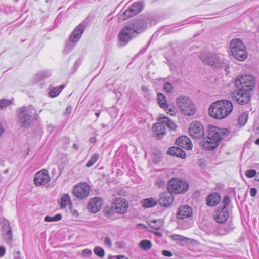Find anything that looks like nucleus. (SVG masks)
<instances>
[{
	"mask_svg": "<svg viewBox=\"0 0 259 259\" xmlns=\"http://www.w3.org/2000/svg\"><path fill=\"white\" fill-rule=\"evenodd\" d=\"M230 134L227 128H220L212 125L207 127L206 137L202 141V146L206 150L210 151L215 148L221 141L226 138Z\"/></svg>",
	"mask_w": 259,
	"mask_h": 259,
	"instance_id": "nucleus-1",
	"label": "nucleus"
},
{
	"mask_svg": "<svg viewBox=\"0 0 259 259\" xmlns=\"http://www.w3.org/2000/svg\"><path fill=\"white\" fill-rule=\"evenodd\" d=\"M233 108L231 102L222 100L213 102L209 107L208 112L211 117L217 119H222L228 116Z\"/></svg>",
	"mask_w": 259,
	"mask_h": 259,
	"instance_id": "nucleus-2",
	"label": "nucleus"
},
{
	"mask_svg": "<svg viewBox=\"0 0 259 259\" xmlns=\"http://www.w3.org/2000/svg\"><path fill=\"white\" fill-rule=\"evenodd\" d=\"M199 58L203 63L214 68H223L226 71L229 68V65L217 54L202 52L199 54Z\"/></svg>",
	"mask_w": 259,
	"mask_h": 259,
	"instance_id": "nucleus-3",
	"label": "nucleus"
},
{
	"mask_svg": "<svg viewBox=\"0 0 259 259\" xmlns=\"http://www.w3.org/2000/svg\"><path fill=\"white\" fill-rule=\"evenodd\" d=\"M18 122L23 127H28L32 122V115L36 113L32 106H24L17 110Z\"/></svg>",
	"mask_w": 259,
	"mask_h": 259,
	"instance_id": "nucleus-4",
	"label": "nucleus"
},
{
	"mask_svg": "<svg viewBox=\"0 0 259 259\" xmlns=\"http://www.w3.org/2000/svg\"><path fill=\"white\" fill-rule=\"evenodd\" d=\"M179 110L186 116H191L196 112V107L192 100L188 96L179 97Z\"/></svg>",
	"mask_w": 259,
	"mask_h": 259,
	"instance_id": "nucleus-5",
	"label": "nucleus"
},
{
	"mask_svg": "<svg viewBox=\"0 0 259 259\" xmlns=\"http://www.w3.org/2000/svg\"><path fill=\"white\" fill-rule=\"evenodd\" d=\"M255 82L253 76L249 75H242L237 78L235 81V85L236 87H240L251 92L255 87Z\"/></svg>",
	"mask_w": 259,
	"mask_h": 259,
	"instance_id": "nucleus-6",
	"label": "nucleus"
},
{
	"mask_svg": "<svg viewBox=\"0 0 259 259\" xmlns=\"http://www.w3.org/2000/svg\"><path fill=\"white\" fill-rule=\"evenodd\" d=\"M237 89L234 91L232 94V98L241 105L247 104L251 99V92L247 90L236 87Z\"/></svg>",
	"mask_w": 259,
	"mask_h": 259,
	"instance_id": "nucleus-7",
	"label": "nucleus"
},
{
	"mask_svg": "<svg viewBox=\"0 0 259 259\" xmlns=\"http://www.w3.org/2000/svg\"><path fill=\"white\" fill-rule=\"evenodd\" d=\"M189 133L191 137L195 139H204L205 137L203 125L198 121H193L190 123Z\"/></svg>",
	"mask_w": 259,
	"mask_h": 259,
	"instance_id": "nucleus-8",
	"label": "nucleus"
},
{
	"mask_svg": "<svg viewBox=\"0 0 259 259\" xmlns=\"http://www.w3.org/2000/svg\"><path fill=\"white\" fill-rule=\"evenodd\" d=\"M90 192V186L85 183L76 184L72 190L74 196L79 199H83L88 197Z\"/></svg>",
	"mask_w": 259,
	"mask_h": 259,
	"instance_id": "nucleus-9",
	"label": "nucleus"
},
{
	"mask_svg": "<svg viewBox=\"0 0 259 259\" xmlns=\"http://www.w3.org/2000/svg\"><path fill=\"white\" fill-rule=\"evenodd\" d=\"M144 4L141 2L134 3L130 8L126 9L121 15L122 19L125 20L141 12L144 9Z\"/></svg>",
	"mask_w": 259,
	"mask_h": 259,
	"instance_id": "nucleus-10",
	"label": "nucleus"
},
{
	"mask_svg": "<svg viewBox=\"0 0 259 259\" xmlns=\"http://www.w3.org/2000/svg\"><path fill=\"white\" fill-rule=\"evenodd\" d=\"M128 207V202L124 198H118L112 204L111 210L117 213L123 214L126 212Z\"/></svg>",
	"mask_w": 259,
	"mask_h": 259,
	"instance_id": "nucleus-11",
	"label": "nucleus"
},
{
	"mask_svg": "<svg viewBox=\"0 0 259 259\" xmlns=\"http://www.w3.org/2000/svg\"><path fill=\"white\" fill-rule=\"evenodd\" d=\"M3 236L7 243H10L12 240V228L8 220L2 218L1 220Z\"/></svg>",
	"mask_w": 259,
	"mask_h": 259,
	"instance_id": "nucleus-12",
	"label": "nucleus"
},
{
	"mask_svg": "<svg viewBox=\"0 0 259 259\" xmlns=\"http://www.w3.org/2000/svg\"><path fill=\"white\" fill-rule=\"evenodd\" d=\"M131 30L135 33H140L145 30L147 27V22L143 19H139L133 20L127 24Z\"/></svg>",
	"mask_w": 259,
	"mask_h": 259,
	"instance_id": "nucleus-13",
	"label": "nucleus"
},
{
	"mask_svg": "<svg viewBox=\"0 0 259 259\" xmlns=\"http://www.w3.org/2000/svg\"><path fill=\"white\" fill-rule=\"evenodd\" d=\"M213 217L214 220L219 224L225 223L229 217L228 208L224 207H218L213 212Z\"/></svg>",
	"mask_w": 259,
	"mask_h": 259,
	"instance_id": "nucleus-14",
	"label": "nucleus"
},
{
	"mask_svg": "<svg viewBox=\"0 0 259 259\" xmlns=\"http://www.w3.org/2000/svg\"><path fill=\"white\" fill-rule=\"evenodd\" d=\"M50 177L47 170L43 169L35 174L34 178V183L37 186L44 185L50 181Z\"/></svg>",
	"mask_w": 259,
	"mask_h": 259,
	"instance_id": "nucleus-15",
	"label": "nucleus"
},
{
	"mask_svg": "<svg viewBox=\"0 0 259 259\" xmlns=\"http://www.w3.org/2000/svg\"><path fill=\"white\" fill-rule=\"evenodd\" d=\"M158 122L153 125L152 130L158 139H162L165 135V125L163 117L158 119Z\"/></svg>",
	"mask_w": 259,
	"mask_h": 259,
	"instance_id": "nucleus-16",
	"label": "nucleus"
},
{
	"mask_svg": "<svg viewBox=\"0 0 259 259\" xmlns=\"http://www.w3.org/2000/svg\"><path fill=\"white\" fill-rule=\"evenodd\" d=\"M134 33L131 30V29L126 24L120 31L118 38L120 42H123L124 44L128 43L134 37Z\"/></svg>",
	"mask_w": 259,
	"mask_h": 259,
	"instance_id": "nucleus-17",
	"label": "nucleus"
},
{
	"mask_svg": "<svg viewBox=\"0 0 259 259\" xmlns=\"http://www.w3.org/2000/svg\"><path fill=\"white\" fill-rule=\"evenodd\" d=\"M102 205L101 199L99 197H94L90 199L87 208L90 212L96 213L101 209Z\"/></svg>",
	"mask_w": 259,
	"mask_h": 259,
	"instance_id": "nucleus-18",
	"label": "nucleus"
},
{
	"mask_svg": "<svg viewBox=\"0 0 259 259\" xmlns=\"http://www.w3.org/2000/svg\"><path fill=\"white\" fill-rule=\"evenodd\" d=\"M85 28V25L83 23H80L71 33L69 39L71 42H77L80 38Z\"/></svg>",
	"mask_w": 259,
	"mask_h": 259,
	"instance_id": "nucleus-19",
	"label": "nucleus"
},
{
	"mask_svg": "<svg viewBox=\"0 0 259 259\" xmlns=\"http://www.w3.org/2000/svg\"><path fill=\"white\" fill-rule=\"evenodd\" d=\"M174 197L169 193H164L161 194L158 200L159 204L163 207L169 206L173 202Z\"/></svg>",
	"mask_w": 259,
	"mask_h": 259,
	"instance_id": "nucleus-20",
	"label": "nucleus"
},
{
	"mask_svg": "<svg viewBox=\"0 0 259 259\" xmlns=\"http://www.w3.org/2000/svg\"><path fill=\"white\" fill-rule=\"evenodd\" d=\"M221 196L217 192H213L209 194L206 197V204L209 207L216 206L220 202Z\"/></svg>",
	"mask_w": 259,
	"mask_h": 259,
	"instance_id": "nucleus-21",
	"label": "nucleus"
},
{
	"mask_svg": "<svg viewBox=\"0 0 259 259\" xmlns=\"http://www.w3.org/2000/svg\"><path fill=\"white\" fill-rule=\"evenodd\" d=\"M179 148H183L186 150H191L193 144L191 140L186 136L179 137Z\"/></svg>",
	"mask_w": 259,
	"mask_h": 259,
	"instance_id": "nucleus-22",
	"label": "nucleus"
},
{
	"mask_svg": "<svg viewBox=\"0 0 259 259\" xmlns=\"http://www.w3.org/2000/svg\"><path fill=\"white\" fill-rule=\"evenodd\" d=\"M167 189L170 194H178V178H174L169 180Z\"/></svg>",
	"mask_w": 259,
	"mask_h": 259,
	"instance_id": "nucleus-23",
	"label": "nucleus"
},
{
	"mask_svg": "<svg viewBox=\"0 0 259 259\" xmlns=\"http://www.w3.org/2000/svg\"><path fill=\"white\" fill-rule=\"evenodd\" d=\"M233 56L237 60L240 61H243L245 60L248 56L247 52L246 51V47L244 48H240V49L232 52Z\"/></svg>",
	"mask_w": 259,
	"mask_h": 259,
	"instance_id": "nucleus-24",
	"label": "nucleus"
},
{
	"mask_svg": "<svg viewBox=\"0 0 259 259\" xmlns=\"http://www.w3.org/2000/svg\"><path fill=\"white\" fill-rule=\"evenodd\" d=\"M192 215V209L188 205L179 208V219L190 218Z\"/></svg>",
	"mask_w": 259,
	"mask_h": 259,
	"instance_id": "nucleus-25",
	"label": "nucleus"
},
{
	"mask_svg": "<svg viewBox=\"0 0 259 259\" xmlns=\"http://www.w3.org/2000/svg\"><path fill=\"white\" fill-rule=\"evenodd\" d=\"M245 45L239 39H233L230 43V47L231 53L234 52L240 48H244Z\"/></svg>",
	"mask_w": 259,
	"mask_h": 259,
	"instance_id": "nucleus-26",
	"label": "nucleus"
},
{
	"mask_svg": "<svg viewBox=\"0 0 259 259\" xmlns=\"http://www.w3.org/2000/svg\"><path fill=\"white\" fill-rule=\"evenodd\" d=\"M157 101L159 106L164 109L165 110H168L169 111L172 112L170 108H169V105L166 103V100L164 96L161 93L157 94Z\"/></svg>",
	"mask_w": 259,
	"mask_h": 259,
	"instance_id": "nucleus-27",
	"label": "nucleus"
},
{
	"mask_svg": "<svg viewBox=\"0 0 259 259\" xmlns=\"http://www.w3.org/2000/svg\"><path fill=\"white\" fill-rule=\"evenodd\" d=\"M189 189V182L183 178H179V194L186 193Z\"/></svg>",
	"mask_w": 259,
	"mask_h": 259,
	"instance_id": "nucleus-28",
	"label": "nucleus"
},
{
	"mask_svg": "<svg viewBox=\"0 0 259 259\" xmlns=\"http://www.w3.org/2000/svg\"><path fill=\"white\" fill-rule=\"evenodd\" d=\"M64 88V85H62L59 87H53L52 85H50L49 87V96L52 98L56 97L60 94Z\"/></svg>",
	"mask_w": 259,
	"mask_h": 259,
	"instance_id": "nucleus-29",
	"label": "nucleus"
},
{
	"mask_svg": "<svg viewBox=\"0 0 259 259\" xmlns=\"http://www.w3.org/2000/svg\"><path fill=\"white\" fill-rule=\"evenodd\" d=\"M70 199L68 194H64L61 199L58 200L60 206L61 208H65L70 203Z\"/></svg>",
	"mask_w": 259,
	"mask_h": 259,
	"instance_id": "nucleus-30",
	"label": "nucleus"
},
{
	"mask_svg": "<svg viewBox=\"0 0 259 259\" xmlns=\"http://www.w3.org/2000/svg\"><path fill=\"white\" fill-rule=\"evenodd\" d=\"M51 72L49 71H42L37 73L34 77L35 81L38 82L44 79L47 78L50 76Z\"/></svg>",
	"mask_w": 259,
	"mask_h": 259,
	"instance_id": "nucleus-31",
	"label": "nucleus"
},
{
	"mask_svg": "<svg viewBox=\"0 0 259 259\" xmlns=\"http://www.w3.org/2000/svg\"><path fill=\"white\" fill-rule=\"evenodd\" d=\"M157 204V201L154 198L145 199L143 200V206L145 208H149L154 206Z\"/></svg>",
	"mask_w": 259,
	"mask_h": 259,
	"instance_id": "nucleus-32",
	"label": "nucleus"
},
{
	"mask_svg": "<svg viewBox=\"0 0 259 259\" xmlns=\"http://www.w3.org/2000/svg\"><path fill=\"white\" fill-rule=\"evenodd\" d=\"M152 243L150 240L144 239L142 240L139 244V246L143 250H148L151 248L152 247Z\"/></svg>",
	"mask_w": 259,
	"mask_h": 259,
	"instance_id": "nucleus-33",
	"label": "nucleus"
},
{
	"mask_svg": "<svg viewBox=\"0 0 259 259\" xmlns=\"http://www.w3.org/2000/svg\"><path fill=\"white\" fill-rule=\"evenodd\" d=\"M165 122V125L171 131H176L177 128V125L169 118L163 117Z\"/></svg>",
	"mask_w": 259,
	"mask_h": 259,
	"instance_id": "nucleus-34",
	"label": "nucleus"
},
{
	"mask_svg": "<svg viewBox=\"0 0 259 259\" xmlns=\"http://www.w3.org/2000/svg\"><path fill=\"white\" fill-rule=\"evenodd\" d=\"M99 155L98 153H94L91 157L90 159L86 164L87 167H90L92 166L98 160Z\"/></svg>",
	"mask_w": 259,
	"mask_h": 259,
	"instance_id": "nucleus-35",
	"label": "nucleus"
},
{
	"mask_svg": "<svg viewBox=\"0 0 259 259\" xmlns=\"http://www.w3.org/2000/svg\"><path fill=\"white\" fill-rule=\"evenodd\" d=\"M62 219V215L61 214H57L53 217L46 216L44 218V221L48 222H56Z\"/></svg>",
	"mask_w": 259,
	"mask_h": 259,
	"instance_id": "nucleus-36",
	"label": "nucleus"
},
{
	"mask_svg": "<svg viewBox=\"0 0 259 259\" xmlns=\"http://www.w3.org/2000/svg\"><path fill=\"white\" fill-rule=\"evenodd\" d=\"M191 242L192 241L191 239L179 235V245L186 246L191 244Z\"/></svg>",
	"mask_w": 259,
	"mask_h": 259,
	"instance_id": "nucleus-37",
	"label": "nucleus"
},
{
	"mask_svg": "<svg viewBox=\"0 0 259 259\" xmlns=\"http://www.w3.org/2000/svg\"><path fill=\"white\" fill-rule=\"evenodd\" d=\"M94 252L97 256L100 258H103L105 256L104 250L99 246H96L94 248Z\"/></svg>",
	"mask_w": 259,
	"mask_h": 259,
	"instance_id": "nucleus-38",
	"label": "nucleus"
},
{
	"mask_svg": "<svg viewBox=\"0 0 259 259\" xmlns=\"http://www.w3.org/2000/svg\"><path fill=\"white\" fill-rule=\"evenodd\" d=\"M248 118V114L242 113L238 118V123L241 126H243L246 122Z\"/></svg>",
	"mask_w": 259,
	"mask_h": 259,
	"instance_id": "nucleus-39",
	"label": "nucleus"
},
{
	"mask_svg": "<svg viewBox=\"0 0 259 259\" xmlns=\"http://www.w3.org/2000/svg\"><path fill=\"white\" fill-rule=\"evenodd\" d=\"M178 147L173 146L168 149L167 154L172 156L178 157Z\"/></svg>",
	"mask_w": 259,
	"mask_h": 259,
	"instance_id": "nucleus-40",
	"label": "nucleus"
},
{
	"mask_svg": "<svg viewBox=\"0 0 259 259\" xmlns=\"http://www.w3.org/2000/svg\"><path fill=\"white\" fill-rule=\"evenodd\" d=\"M11 104L9 100L3 99L0 100V110L8 106Z\"/></svg>",
	"mask_w": 259,
	"mask_h": 259,
	"instance_id": "nucleus-41",
	"label": "nucleus"
},
{
	"mask_svg": "<svg viewBox=\"0 0 259 259\" xmlns=\"http://www.w3.org/2000/svg\"><path fill=\"white\" fill-rule=\"evenodd\" d=\"M230 198L228 195H225L224 197L223 200L222 202V204L223 205L221 206V207H224L225 208H228L227 206L230 204Z\"/></svg>",
	"mask_w": 259,
	"mask_h": 259,
	"instance_id": "nucleus-42",
	"label": "nucleus"
},
{
	"mask_svg": "<svg viewBox=\"0 0 259 259\" xmlns=\"http://www.w3.org/2000/svg\"><path fill=\"white\" fill-rule=\"evenodd\" d=\"M164 89L165 91V92L168 94H170L172 93L174 91V88L172 85L169 82L165 83L164 85Z\"/></svg>",
	"mask_w": 259,
	"mask_h": 259,
	"instance_id": "nucleus-43",
	"label": "nucleus"
},
{
	"mask_svg": "<svg viewBox=\"0 0 259 259\" xmlns=\"http://www.w3.org/2000/svg\"><path fill=\"white\" fill-rule=\"evenodd\" d=\"M256 171L254 169H249L246 171L245 175L247 177L252 178L256 175Z\"/></svg>",
	"mask_w": 259,
	"mask_h": 259,
	"instance_id": "nucleus-44",
	"label": "nucleus"
},
{
	"mask_svg": "<svg viewBox=\"0 0 259 259\" xmlns=\"http://www.w3.org/2000/svg\"><path fill=\"white\" fill-rule=\"evenodd\" d=\"M104 243L105 245L110 247L112 246V242L111 239L108 237H106L104 239Z\"/></svg>",
	"mask_w": 259,
	"mask_h": 259,
	"instance_id": "nucleus-45",
	"label": "nucleus"
},
{
	"mask_svg": "<svg viewBox=\"0 0 259 259\" xmlns=\"http://www.w3.org/2000/svg\"><path fill=\"white\" fill-rule=\"evenodd\" d=\"M186 153L182 148H179V158L185 159L186 158Z\"/></svg>",
	"mask_w": 259,
	"mask_h": 259,
	"instance_id": "nucleus-46",
	"label": "nucleus"
},
{
	"mask_svg": "<svg viewBox=\"0 0 259 259\" xmlns=\"http://www.w3.org/2000/svg\"><path fill=\"white\" fill-rule=\"evenodd\" d=\"M73 47L72 46V45L71 44H67L65 46V47L64 49V52L66 53H68L69 52H70L73 49Z\"/></svg>",
	"mask_w": 259,
	"mask_h": 259,
	"instance_id": "nucleus-47",
	"label": "nucleus"
},
{
	"mask_svg": "<svg viewBox=\"0 0 259 259\" xmlns=\"http://www.w3.org/2000/svg\"><path fill=\"white\" fill-rule=\"evenodd\" d=\"M92 254V251L90 249H85L82 251V255L84 256H90Z\"/></svg>",
	"mask_w": 259,
	"mask_h": 259,
	"instance_id": "nucleus-48",
	"label": "nucleus"
},
{
	"mask_svg": "<svg viewBox=\"0 0 259 259\" xmlns=\"http://www.w3.org/2000/svg\"><path fill=\"white\" fill-rule=\"evenodd\" d=\"M257 189L255 188H251L250 190V194L251 196L254 197L256 195Z\"/></svg>",
	"mask_w": 259,
	"mask_h": 259,
	"instance_id": "nucleus-49",
	"label": "nucleus"
},
{
	"mask_svg": "<svg viewBox=\"0 0 259 259\" xmlns=\"http://www.w3.org/2000/svg\"><path fill=\"white\" fill-rule=\"evenodd\" d=\"M162 254L164 256H168V257H170L172 255V253L170 251H168V250H163L162 251Z\"/></svg>",
	"mask_w": 259,
	"mask_h": 259,
	"instance_id": "nucleus-50",
	"label": "nucleus"
},
{
	"mask_svg": "<svg viewBox=\"0 0 259 259\" xmlns=\"http://www.w3.org/2000/svg\"><path fill=\"white\" fill-rule=\"evenodd\" d=\"M156 185L158 187H163L165 185V182L162 180H158L156 182Z\"/></svg>",
	"mask_w": 259,
	"mask_h": 259,
	"instance_id": "nucleus-51",
	"label": "nucleus"
},
{
	"mask_svg": "<svg viewBox=\"0 0 259 259\" xmlns=\"http://www.w3.org/2000/svg\"><path fill=\"white\" fill-rule=\"evenodd\" d=\"M6 253V249L4 247L0 246V257H3Z\"/></svg>",
	"mask_w": 259,
	"mask_h": 259,
	"instance_id": "nucleus-52",
	"label": "nucleus"
},
{
	"mask_svg": "<svg viewBox=\"0 0 259 259\" xmlns=\"http://www.w3.org/2000/svg\"><path fill=\"white\" fill-rule=\"evenodd\" d=\"M72 108L71 106H68L66 108V110L64 112V114L66 115L70 114L72 111Z\"/></svg>",
	"mask_w": 259,
	"mask_h": 259,
	"instance_id": "nucleus-53",
	"label": "nucleus"
},
{
	"mask_svg": "<svg viewBox=\"0 0 259 259\" xmlns=\"http://www.w3.org/2000/svg\"><path fill=\"white\" fill-rule=\"evenodd\" d=\"M14 259H21L20 257V253L19 251H17L14 253Z\"/></svg>",
	"mask_w": 259,
	"mask_h": 259,
	"instance_id": "nucleus-54",
	"label": "nucleus"
},
{
	"mask_svg": "<svg viewBox=\"0 0 259 259\" xmlns=\"http://www.w3.org/2000/svg\"><path fill=\"white\" fill-rule=\"evenodd\" d=\"M142 91L147 95L149 94V89L145 86L142 87Z\"/></svg>",
	"mask_w": 259,
	"mask_h": 259,
	"instance_id": "nucleus-55",
	"label": "nucleus"
},
{
	"mask_svg": "<svg viewBox=\"0 0 259 259\" xmlns=\"http://www.w3.org/2000/svg\"><path fill=\"white\" fill-rule=\"evenodd\" d=\"M117 259H128L123 255H119L115 256Z\"/></svg>",
	"mask_w": 259,
	"mask_h": 259,
	"instance_id": "nucleus-56",
	"label": "nucleus"
},
{
	"mask_svg": "<svg viewBox=\"0 0 259 259\" xmlns=\"http://www.w3.org/2000/svg\"><path fill=\"white\" fill-rule=\"evenodd\" d=\"M89 141L92 143H94L96 141V138L95 137H91L89 139Z\"/></svg>",
	"mask_w": 259,
	"mask_h": 259,
	"instance_id": "nucleus-57",
	"label": "nucleus"
},
{
	"mask_svg": "<svg viewBox=\"0 0 259 259\" xmlns=\"http://www.w3.org/2000/svg\"><path fill=\"white\" fill-rule=\"evenodd\" d=\"M4 129L2 126V123L0 122V136L4 133Z\"/></svg>",
	"mask_w": 259,
	"mask_h": 259,
	"instance_id": "nucleus-58",
	"label": "nucleus"
},
{
	"mask_svg": "<svg viewBox=\"0 0 259 259\" xmlns=\"http://www.w3.org/2000/svg\"><path fill=\"white\" fill-rule=\"evenodd\" d=\"M153 223H156V222H158V224H159L160 226H161V225H162V222H161L160 220H154L153 221Z\"/></svg>",
	"mask_w": 259,
	"mask_h": 259,
	"instance_id": "nucleus-59",
	"label": "nucleus"
},
{
	"mask_svg": "<svg viewBox=\"0 0 259 259\" xmlns=\"http://www.w3.org/2000/svg\"><path fill=\"white\" fill-rule=\"evenodd\" d=\"M73 148L75 149L76 150H77L78 149V147L75 143H74L73 144Z\"/></svg>",
	"mask_w": 259,
	"mask_h": 259,
	"instance_id": "nucleus-60",
	"label": "nucleus"
},
{
	"mask_svg": "<svg viewBox=\"0 0 259 259\" xmlns=\"http://www.w3.org/2000/svg\"><path fill=\"white\" fill-rule=\"evenodd\" d=\"M255 180L259 182V172L256 174V175L255 178Z\"/></svg>",
	"mask_w": 259,
	"mask_h": 259,
	"instance_id": "nucleus-61",
	"label": "nucleus"
},
{
	"mask_svg": "<svg viewBox=\"0 0 259 259\" xmlns=\"http://www.w3.org/2000/svg\"><path fill=\"white\" fill-rule=\"evenodd\" d=\"M255 143L256 144V145H259V138H257L255 141Z\"/></svg>",
	"mask_w": 259,
	"mask_h": 259,
	"instance_id": "nucleus-62",
	"label": "nucleus"
},
{
	"mask_svg": "<svg viewBox=\"0 0 259 259\" xmlns=\"http://www.w3.org/2000/svg\"><path fill=\"white\" fill-rule=\"evenodd\" d=\"M100 114V113L99 112H97L95 113V115L97 116V117H98L99 116Z\"/></svg>",
	"mask_w": 259,
	"mask_h": 259,
	"instance_id": "nucleus-63",
	"label": "nucleus"
},
{
	"mask_svg": "<svg viewBox=\"0 0 259 259\" xmlns=\"http://www.w3.org/2000/svg\"><path fill=\"white\" fill-rule=\"evenodd\" d=\"M155 234L160 236H161L162 235V233L160 232H156Z\"/></svg>",
	"mask_w": 259,
	"mask_h": 259,
	"instance_id": "nucleus-64",
	"label": "nucleus"
}]
</instances>
